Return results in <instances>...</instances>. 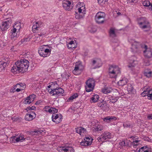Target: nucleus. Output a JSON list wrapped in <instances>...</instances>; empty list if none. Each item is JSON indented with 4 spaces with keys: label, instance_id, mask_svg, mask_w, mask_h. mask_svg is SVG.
Wrapping results in <instances>:
<instances>
[{
    "label": "nucleus",
    "instance_id": "nucleus-28",
    "mask_svg": "<svg viewBox=\"0 0 152 152\" xmlns=\"http://www.w3.org/2000/svg\"><path fill=\"white\" fill-rule=\"evenodd\" d=\"M109 34L110 37H116V34L115 33V29L113 28L110 29L109 31Z\"/></svg>",
    "mask_w": 152,
    "mask_h": 152
},
{
    "label": "nucleus",
    "instance_id": "nucleus-18",
    "mask_svg": "<svg viewBox=\"0 0 152 152\" xmlns=\"http://www.w3.org/2000/svg\"><path fill=\"white\" fill-rule=\"evenodd\" d=\"M64 92V90L61 87H59L55 90V95H56L58 96L63 94Z\"/></svg>",
    "mask_w": 152,
    "mask_h": 152
},
{
    "label": "nucleus",
    "instance_id": "nucleus-24",
    "mask_svg": "<svg viewBox=\"0 0 152 152\" xmlns=\"http://www.w3.org/2000/svg\"><path fill=\"white\" fill-rule=\"evenodd\" d=\"M8 63L6 62L0 61V70H3L5 69V67L7 65Z\"/></svg>",
    "mask_w": 152,
    "mask_h": 152
},
{
    "label": "nucleus",
    "instance_id": "nucleus-63",
    "mask_svg": "<svg viewBox=\"0 0 152 152\" xmlns=\"http://www.w3.org/2000/svg\"><path fill=\"white\" fill-rule=\"evenodd\" d=\"M104 0H97V1H98V3L99 4H100L101 5H102L101 4L103 2Z\"/></svg>",
    "mask_w": 152,
    "mask_h": 152
},
{
    "label": "nucleus",
    "instance_id": "nucleus-52",
    "mask_svg": "<svg viewBox=\"0 0 152 152\" xmlns=\"http://www.w3.org/2000/svg\"><path fill=\"white\" fill-rule=\"evenodd\" d=\"M67 149H68V152H74V149L71 147H67Z\"/></svg>",
    "mask_w": 152,
    "mask_h": 152
},
{
    "label": "nucleus",
    "instance_id": "nucleus-25",
    "mask_svg": "<svg viewBox=\"0 0 152 152\" xmlns=\"http://www.w3.org/2000/svg\"><path fill=\"white\" fill-rule=\"evenodd\" d=\"M139 152H152V150L147 148V146H145L140 148L139 151Z\"/></svg>",
    "mask_w": 152,
    "mask_h": 152
},
{
    "label": "nucleus",
    "instance_id": "nucleus-55",
    "mask_svg": "<svg viewBox=\"0 0 152 152\" xmlns=\"http://www.w3.org/2000/svg\"><path fill=\"white\" fill-rule=\"evenodd\" d=\"M52 112L53 111L54 113H56L58 112V109L53 107H51Z\"/></svg>",
    "mask_w": 152,
    "mask_h": 152
},
{
    "label": "nucleus",
    "instance_id": "nucleus-19",
    "mask_svg": "<svg viewBox=\"0 0 152 152\" xmlns=\"http://www.w3.org/2000/svg\"><path fill=\"white\" fill-rule=\"evenodd\" d=\"M92 143V142L89 141L88 140H86L84 139L80 143V145L84 146H88L91 145Z\"/></svg>",
    "mask_w": 152,
    "mask_h": 152
},
{
    "label": "nucleus",
    "instance_id": "nucleus-49",
    "mask_svg": "<svg viewBox=\"0 0 152 152\" xmlns=\"http://www.w3.org/2000/svg\"><path fill=\"white\" fill-rule=\"evenodd\" d=\"M48 92L50 94H52L53 96L55 95V91L53 90V89H48Z\"/></svg>",
    "mask_w": 152,
    "mask_h": 152
},
{
    "label": "nucleus",
    "instance_id": "nucleus-40",
    "mask_svg": "<svg viewBox=\"0 0 152 152\" xmlns=\"http://www.w3.org/2000/svg\"><path fill=\"white\" fill-rule=\"evenodd\" d=\"M118 98L116 97H113L110 100L109 103L110 104L112 103H115L118 100Z\"/></svg>",
    "mask_w": 152,
    "mask_h": 152
},
{
    "label": "nucleus",
    "instance_id": "nucleus-14",
    "mask_svg": "<svg viewBox=\"0 0 152 152\" xmlns=\"http://www.w3.org/2000/svg\"><path fill=\"white\" fill-rule=\"evenodd\" d=\"M97 105L102 110L105 111L108 110L109 108V105L104 102H98Z\"/></svg>",
    "mask_w": 152,
    "mask_h": 152
},
{
    "label": "nucleus",
    "instance_id": "nucleus-60",
    "mask_svg": "<svg viewBox=\"0 0 152 152\" xmlns=\"http://www.w3.org/2000/svg\"><path fill=\"white\" fill-rule=\"evenodd\" d=\"M48 88H51V89H54V88L53 87V86L52 83L51 84V85L48 86Z\"/></svg>",
    "mask_w": 152,
    "mask_h": 152
},
{
    "label": "nucleus",
    "instance_id": "nucleus-36",
    "mask_svg": "<svg viewBox=\"0 0 152 152\" xmlns=\"http://www.w3.org/2000/svg\"><path fill=\"white\" fill-rule=\"evenodd\" d=\"M151 89L148 86H145L143 88V91H147L146 92L149 93L151 91Z\"/></svg>",
    "mask_w": 152,
    "mask_h": 152
},
{
    "label": "nucleus",
    "instance_id": "nucleus-50",
    "mask_svg": "<svg viewBox=\"0 0 152 152\" xmlns=\"http://www.w3.org/2000/svg\"><path fill=\"white\" fill-rule=\"evenodd\" d=\"M136 0H127V3H128L131 4H133L136 2Z\"/></svg>",
    "mask_w": 152,
    "mask_h": 152
},
{
    "label": "nucleus",
    "instance_id": "nucleus-35",
    "mask_svg": "<svg viewBox=\"0 0 152 152\" xmlns=\"http://www.w3.org/2000/svg\"><path fill=\"white\" fill-rule=\"evenodd\" d=\"M45 34L46 32H44L40 33H39L38 34H36L35 37H37V38L39 37H41L42 38L44 36H45Z\"/></svg>",
    "mask_w": 152,
    "mask_h": 152
},
{
    "label": "nucleus",
    "instance_id": "nucleus-29",
    "mask_svg": "<svg viewBox=\"0 0 152 152\" xmlns=\"http://www.w3.org/2000/svg\"><path fill=\"white\" fill-rule=\"evenodd\" d=\"M15 87H17L21 90H23L25 88V84L22 83H18L15 85Z\"/></svg>",
    "mask_w": 152,
    "mask_h": 152
},
{
    "label": "nucleus",
    "instance_id": "nucleus-64",
    "mask_svg": "<svg viewBox=\"0 0 152 152\" xmlns=\"http://www.w3.org/2000/svg\"><path fill=\"white\" fill-rule=\"evenodd\" d=\"M36 132L37 134V135H38L41 134L40 131H39V129H38L37 130H36Z\"/></svg>",
    "mask_w": 152,
    "mask_h": 152
},
{
    "label": "nucleus",
    "instance_id": "nucleus-43",
    "mask_svg": "<svg viewBox=\"0 0 152 152\" xmlns=\"http://www.w3.org/2000/svg\"><path fill=\"white\" fill-rule=\"evenodd\" d=\"M124 127H129L131 126L129 122H125L123 124Z\"/></svg>",
    "mask_w": 152,
    "mask_h": 152
},
{
    "label": "nucleus",
    "instance_id": "nucleus-4",
    "mask_svg": "<svg viewBox=\"0 0 152 152\" xmlns=\"http://www.w3.org/2000/svg\"><path fill=\"white\" fill-rule=\"evenodd\" d=\"M12 20L11 18H6L4 21L2 22L0 26L1 30L2 31H6L11 26Z\"/></svg>",
    "mask_w": 152,
    "mask_h": 152
},
{
    "label": "nucleus",
    "instance_id": "nucleus-27",
    "mask_svg": "<svg viewBox=\"0 0 152 152\" xmlns=\"http://www.w3.org/2000/svg\"><path fill=\"white\" fill-rule=\"evenodd\" d=\"M127 89L129 93V94H131L134 92V89L132 85L130 84H128Z\"/></svg>",
    "mask_w": 152,
    "mask_h": 152
},
{
    "label": "nucleus",
    "instance_id": "nucleus-54",
    "mask_svg": "<svg viewBox=\"0 0 152 152\" xmlns=\"http://www.w3.org/2000/svg\"><path fill=\"white\" fill-rule=\"evenodd\" d=\"M16 88H17V87H15V85L14 86L11 88L10 90V91L12 92H15V91Z\"/></svg>",
    "mask_w": 152,
    "mask_h": 152
},
{
    "label": "nucleus",
    "instance_id": "nucleus-58",
    "mask_svg": "<svg viewBox=\"0 0 152 152\" xmlns=\"http://www.w3.org/2000/svg\"><path fill=\"white\" fill-rule=\"evenodd\" d=\"M74 98L72 96H71L70 97H69L67 100L68 101H72Z\"/></svg>",
    "mask_w": 152,
    "mask_h": 152
},
{
    "label": "nucleus",
    "instance_id": "nucleus-3",
    "mask_svg": "<svg viewBox=\"0 0 152 152\" xmlns=\"http://www.w3.org/2000/svg\"><path fill=\"white\" fill-rule=\"evenodd\" d=\"M138 24L140 28L142 29L150 28V23L145 17L140 18L138 20Z\"/></svg>",
    "mask_w": 152,
    "mask_h": 152
},
{
    "label": "nucleus",
    "instance_id": "nucleus-48",
    "mask_svg": "<svg viewBox=\"0 0 152 152\" xmlns=\"http://www.w3.org/2000/svg\"><path fill=\"white\" fill-rule=\"evenodd\" d=\"M84 139H85L86 140H88L89 141H91L92 142V141L93 140V139L90 136L87 137H86Z\"/></svg>",
    "mask_w": 152,
    "mask_h": 152
},
{
    "label": "nucleus",
    "instance_id": "nucleus-37",
    "mask_svg": "<svg viewBox=\"0 0 152 152\" xmlns=\"http://www.w3.org/2000/svg\"><path fill=\"white\" fill-rule=\"evenodd\" d=\"M31 101L29 98H28L27 97L25 99L23 103L25 104H29L31 102Z\"/></svg>",
    "mask_w": 152,
    "mask_h": 152
},
{
    "label": "nucleus",
    "instance_id": "nucleus-30",
    "mask_svg": "<svg viewBox=\"0 0 152 152\" xmlns=\"http://www.w3.org/2000/svg\"><path fill=\"white\" fill-rule=\"evenodd\" d=\"M62 116L60 114V117L54 119L53 121L55 122L56 124H58L61 121L62 119Z\"/></svg>",
    "mask_w": 152,
    "mask_h": 152
},
{
    "label": "nucleus",
    "instance_id": "nucleus-8",
    "mask_svg": "<svg viewBox=\"0 0 152 152\" xmlns=\"http://www.w3.org/2000/svg\"><path fill=\"white\" fill-rule=\"evenodd\" d=\"M111 137L110 133L108 132H104L101 136L98 137L97 139L99 142H103L104 141H107Z\"/></svg>",
    "mask_w": 152,
    "mask_h": 152
},
{
    "label": "nucleus",
    "instance_id": "nucleus-1",
    "mask_svg": "<svg viewBox=\"0 0 152 152\" xmlns=\"http://www.w3.org/2000/svg\"><path fill=\"white\" fill-rule=\"evenodd\" d=\"M29 65V61L26 59H24L18 60L15 63L12 67L11 71L15 72L23 73L26 72Z\"/></svg>",
    "mask_w": 152,
    "mask_h": 152
},
{
    "label": "nucleus",
    "instance_id": "nucleus-44",
    "mask_svg": "<svg viewBox=\"0 0 152 152\" xmlns=\"http://www.w3.org/2000/svg\"><path fill=\"white\" fill-rule=\"evenodd\" d=\"M79 129L80 130V134L81 135V133H84L86 132V129L82 127H79Z\"/></svg>",
    "mask_w": 152,
    "mask_h": 152
},
{
    "label": "nucleus",
    "instance_id": "nucleus-22",
    "mask_svg": "<svg viewBox=\"0 0 152 152\" xmlns=\"http://www.w3.org/2000/svg\"><path fill=\"white\" fill-rule=\"evenodd\" d=\"M112 89L110 87H105L102 88V91L104 94H107L112 91Z\"/></svg>",
    "mask_w": 152,
    "mask_h": 152
},
{
    "label": "nucleus",
    "instance_id": "nucleus-9",
    "mask_svg": "<svg viewBox=\"0 0 152 152\" xmlns=\"http://www.w3.org/2000/svg\"><path fill=\"white\" fill-rule=\"evenodd\" d=\"M38 53L41 56L45 57L50 55V51L48 49H44V47L42 46L39 48Z\"/></svg>",
    "mask_w": 152,
    "mask_h": 152
},
{
    "label": "nucleus",
    "instance_id": "nucleus-41",
    "mask_svg": "<svg viewBox=\"0 0 152 152\" xmlns=\"http://www.w3.org/2000/svg\"><path fill=\"white\" fill-rule=\"evenodd\" d=\"M35 97L36 96L34 94H33L28 96L27 98H29L32 102L34 100V98H35Z\"/></svg>",
    "mask_w": 152,
    "mask_h": 152
},
{
    "label": "nucleus",
    "instance_id": "nucleus-32",
    "mask_svg": "<svg viewBox=\"0 0 152 152\" xmlns=\"http://www.w3.org/2000/svg\"><path fill=\"white\" fill-rule=\"evenodd\" d=\"M103 129V126L102 125H98L96 127L94 128V130L96 132H98L99 131H101Z\"/></svg>",
    "mask_w": 152,
    "mask_h": 152
},
{
    "label": "nucleus",
    "instance_id": "nucleus-5",
    "mask_svg": "<svg viewBox=\"0 0 152 152\" xmlns=\"http://www.w3.org/2000/svg\"><path fill=\"white\" fill-rule=\"evenodd\" d=\"M105 15L102 12H99L96 15L95 20L96 22L98 24H100L104 23Z\"/></svg>",
    "mask_w": 152,
    "mask_h": 152
},
{
    "label": "nucleus",
    "instance_id": "nucleus-17",
    "mask_svg": "<svg viewBox=\"0 0 152 152\" xmlns=\"http://www.w3.org/2000/svg\"><path fill=\"white\" fill-rule=\"evenodd\" d=\"M140 43L138 42H135L133 44H132V47L131 48L132 50V51L134 52H137V49L138 46L140 45Z\"/></svg>",
    "mask_w": 152,
    "mask_h": 152
},
{
    "label": "nucleus",
    "instance_id": "nucleus-51",
    "mask_svg": "<svg viewBox=\"0 0 152 152\" xmlns=\"http://www.w3.org/2000/svg\"><path fill=\"white\" fill-rule=\"evenodd\" d=\"M64 148V147H58L57 148V150L59 152H62L63 151V148Z\"/></svg>",
    "mask_w": 152,
    "mask_h": 152
},
{
    "label": "nucleus",
    "instance_id": "nucleus-15",
    "mask_svg": "<svg viewBox=\"0 0 152 152\" xmlns=\"http://www.w3.org/2000/svg\"><path fill=\"white\" fill-rule=\"evenodd\" d=\"M12 140L14 142L16 141L17 142H22V140H24V135L20 134L19 135H17L11 137Z\"/></svg>",
    "mask_w": 152,
    "mask_h": 152
},
{
    "label": "nucleus",
    "instance_id": "nucleus-16",
    "mask_svg": "<svg viewBox=\"0 0 152 152\" xmlns=\"http://www.w3.org/2000/svg\"><path fill=\"white\" fill-rule=\"evenodd\" d=\"M32 27V31L34 32H36L37 30H38V28L42 25V23L41 22H37L35 23Z\"/></svg>",
    "mask_w": 152,
    "mask_h": 152
},
{
    "label": "nucleus",
    "instance_id": "nucleus-42",
    "mask_svg": "<svg viewBox=\"0 0 152 152\" xmlns=\"http://www.w3.org/2000/svg\"><path fill=\"white\" fill-rule=\"evenodd\" d=\"M60 117V115H58V114L56 115L55 114H53L52 116V118L53 121L56 119Z\"/></svg>",
    "mask_w": 152,
    "mask_h": 152
},
{
    "label": "nucleus",
    "instance_id": "nucleus-20",
    "mask_svg": "<svg viewBox=\"0 0 152 152\" xmlns=\"http://www.w3.org/2000/svg\"><path fill=\"white\" fill-rule=\"evenodd\" d=\"M128 80L126 78H124L120 80L118 82V84L119 86H124L126 84Z\"/></svg>",
    "mask_w": 152,
    "mask_h": 152
},
{
    "label": "nucleus",
    "instance_id": "nucleus-2",
    "mask_svg": "<svg viewBox=\"0 0 152 152\" xmlns=\"http://www.w3.org/2000/svg\"><path fill=\"white\" fill-rule=\"evenodd\" d=\"M120 73V68L118 66L115 65L110 66L109 68L108 74L110 78H116L117 75Z\"/></svg>",
    "mask_w": 152,
    "mask_h": 152
},
{
    "label": "nucleus",
    "instance_id": "nucleus-26",
    "mask_svg": "<svg viewBox=\"0 0 152 152\" xmlns=\"http://www.w3.org/2000/svg\"><path fill=\"white\" fill-rule=\"evenodd\" d=\"M99 98V95L97 94L95 95L91 98V102H96L98 101Z\"/></svg>",
    "mask_w": 152,
    "mask_h": 152
},
{
    "label": "nucleus",
    "instance_id": "nucleus-13",
    "mask_svg": "<svg viewBox=\"0 0 152 152\" xmlns=\"http://www.w3.org/2000/svg\"><path fill=\"white\" fill-rule=\"evenodd\" d=\"M143 48L145 49L143 53L145 57L150 58L152 57V52L148 48L147 46L144 45Z\"/></svg>",
    "mask_w": 152,
    "mask_h": 152
},
{
    "label": "nucleus",
    "instance_id": "nucleus-53",
    "mask_svg": "<svg viewBox=\"0 0 152 152\" xmlns=\"http://www.w3.org/2000/svg\"><path fill=\"white\" fill-rule=\"evenodd\" d=\"M27 109V110H33L36 109V107L35 106H32L31 107H28Z\"/></svg>",
    "mask_w": 152,
    "mask_h": 152
},
{
    "label": "nucleus",
    "instance_id": "nucleus-21",
    "mask_svg": "<svg viewBox=\"0 0 152 152\" xmlns=\"http://www.w3.org/2000/svg\"><path fill=\"white\" fill-rule=\"evenodd\" d=\"M103 119L105 122H107V121H112L113 120H116L117 118L114 116H107L104 118Z\"/></svg>",
    "mask_w": 152,
    "mask_h": 152
},
{
    "label": "nucleus",
    "instance_id": "nucleus-6",
    "mask_svg": "<svg viewBox=\"0 0 152 152\" xmlns=\"http://www.w3.org/2000/svg\"><path fill=\"white\" fill-rule=\"evenodd\" d=\"M77 12H75V18L77 19H80L83 18L86 14V9L85 7H82L77 9Z\"/></svg>",
    "mask_w": 152,
    "mask_h": 152
},
{
    "label": "nucleus",
    "instance_id": "nucleus-31",
    "mask_svg": "<svg viewBox=\"0 0 152 152\" xmlns=\"http://www.w3.org/2000/svg\"><path fill=\"white\" fill-rule=\"evenodd\" d=\"M17 23H15V25L13 26V29L11 30L12 32L13 33H16V32L17 29L19 30L20 27L19 26H17Z\"/></svg>",
    "mask_w": 152,
    "mask_h": 152
},
{
    "label": "nucleus",
    "instance_id": "nucleus-7",
    "mask_svg": "<svg viewBox=\"0 0 152 152\" xmlns=\"http://www.w3.org/2000/svg\"><path fill=\"white\" fill-rule=\"evenodd\" d=\"M95 82L94 80L92 78L89 79L86 81L85 88L86 92H89L92 90V86H94Z\"/></svg>",
    "mask_w": 152,
    "mask_h": 152
},
{
    "label": "nucleus",
    "instance_id": "nucleus-38",
    "mask_svg": "<svg viewBox=\"0 0 152 152\" xmlns=\"http://www.w3.org/2000/svg\"><path fill=\"white\" fill-rule=\"evenodd\" d=\"M44 109L45 111L46 112H48L50 113L52 112L51 108H50L49 106L45 107L44 108Z\"/></svg>",
    "mask_w": 152,
    "mask_h": 152
},
{
    "label": "nucleus",
    "instance_id": "nucleus-47",
    "mask_svg": "<svg viewBox=\"0 0 152 152\" xmlns=\"http://www.w3.org/2000/svg\"><path fill=\"white\" fill-rule=\"evenodd\" d=\"M147 91H143L142 93H141V95L143 96L144 97L146 96H148V95L149 94V93H148L146 92Z\"/></svg>",
    "mask_w": 152,
    "mask_h": 152
},
{
    "label": "nucleus",
    "instance_id": "nucleus-62",
    "mask_svg": "<svg viewBox=\"0 0 152 152\" xmlns=\"http://www.w3.org/2000/svg\"><path fill=\"white\" fill-rule=\"evenodd\" d=\"M62 149L63 150V151L64 152H66L68 151V149H67V147H66V148L64 147V148Z\"/></svg>",
    "mask_w": 152,
    "mask_h": 152
},
{
    "label": "nucleus",
    "instance_id": "nucleus-57",
    "mask_svg": "<svg viewBox=\"0 0 152 152\" xmlns=\"http://www.w3.org/2000/svg\"><path fill=\"white\" fill-rule=\"evenodd\" d=\"M75 129L76 132L80 134V129H79V127L76 128Z\"/></svg>",
    "mask_w": 152,
    "mask_h": 152
},
{
    "label": "nucleus",
    "instance_id": "nucleus-23",
    "mask_svg": "<svg viewBox=\"0 0 152 152\" xmlns=\"http://www.w3.org/2000/svg\"><path fill=\"white\" fill-rule=\"evenodd\" d=\"M142 4L144 6L148 7L150 9L152 10V4L149 1L145 0L143 2Z\"/></svg>",
    "mask_w": 152,
    "mask_h": 152
},
{
    "label": "nucleus",
    "instance_id": "nucleus-11",
    "mask_svg": "<svg viewBox=\"0 0 152 152\" xmlns=\"http://www.w3.org/2000/svg\"><path fill=\"white\" fill-rule=\"evenodd\" d=\"M36 114L33 111H31L26 115L25 119L27 121H31L35 118Z\"/></svg>",
    "mask_w": 152,
    "mask_h": 152
},
{
    "label": "nucleus",
    "instance_id": "nucleus-46",
    "mask_svg": "<svg viewBox=\"0 0 152 152\" xmlns=\"http://www.w3.org/2000/svg\"><path fill=\"white\" fill-rule=\"evenodd\" d=\"M148 98L149 99L152 100V89H151V91L149 93Z\"/></svg>",
    "mask_w": 152,
    "mask_h": 152
},
{
    "label": "nucleus",
    "instance_id": "nucleus-56",
    "mask_svg": "<svg viewBox=\"0 0 152 152\" xmlns=\"http://www.w3.org/2000/svg\"><path fill=\"white\" fill-rule=\"evenodd\" d=\"M36 130H34L33 131H32L30 132V134L32 135H37V134L36 132Z\"/></svg>",
    "mask_w": 152,
    "mask_h": 152
},
{
    "label": "nucleus",
    "instance_id": "nucleus-34",
    "mask_svg": "<svg viewBox=\"0 0 152 152\" xmlns=\"http://www.w3.org/2000/svg\"><path fill=\"white\" fill-rule=\"evenodd\" d=\"M152 72L151 71H146L144 73V75L148 77H149L151 76Z\"/></svg>",
    "mask_w": 152,
    "mask_h": 152
},
{
    "label": "nucleus",
    "instance_id": "nucleus-10",
    "mask_svg": "<svg viewBox=\"0 0 152 152\" xmlns=\"http://www.w3.org/2000/svg\"><path fill=\"white\" fill-rule=\"evenodd\" d=\"M71 0H64L63 1L62 6L66 10L69 11L71 10L73 7V5L71 4Z\"/></svg>",
    "mask_w": 152,
    "mask_h": 152
},
{
    "label": "nucleus",
    "instance_id": "nucleus-33",
    "mask_svg": "<svg viewBox=\"0 0 152 152\" xmlns=\"http://www.w3.org/2000/svg\"><path fill=\"white\" fill-rule=\"evenodd\" d=\"M137 63V62L135 61H133L132 62H130L128 66L129 68H133L135 66L136 64Z\"/></svg>",
    "mask_w": 152,
    "mask_h": 152
},
{
    "label": "nucleus",
    "instance_id": "nucleus-45",
    "mask_svg": "<svg viewBox=\"0 0 152 152\" xmlns=\"http://www.w3.org/2000/svg\"><path fill=\"white\" fill-rule=\"evenodd\" d=\"M17 34L16 33L12 32V34L11 35V38L12 39H14L15 40L16 38Z\"/></svg>",
    "mask_w": 152,
    "mask_h": 152
},
{
    "label": "nucleus",
    "instance_id": "nucleus-39",
    "mask_svg": "<svg viewBox=\"0 0 152 152\" xmlns=\"http://www.w3.org/2000/svg\"><path fill=\"white\" fill-rule=\"evenodd\" d=\"M52 84L53 87L54 88V89H53V90L55 91L58 88V85L56 82H52Z\"/></svg>",
    "mask_w": 152,
    "mask_h": 152
},
{
    "label": "nucleus",
    "instance_id": "nucleus-59",
    "mask_svg": "<svg viewBox=\"0 0 152 152\" xmlns=\"http://www.w3.org/2000/svg\"><path fill=\"white\" fill-rule=\"evenodd\" d=\"M147 118L149 119H152V114H149L147 116Z\"/></svg>",
    "mask_w": 152,
    "mask_h": 152
},
{
    "label": "nucleus",
    "instance_id": "nucleus-12",
    "mask_svg": "<svg viewBox=\"0 0 152 152\" xmlns=\"http://www.w3.org/2000/svg\"><path fill=\"white\" fill-rule=\"evenodd\" d=\"M82 66L81 64L79 62H76L75 69L73 71V73L75 75H78L80 74V71L81 70L80 67Z\"/></svg>",
    "mask_w": 152,
    "mask_h": 152
},
{
    "label": "nucleus",
    "instance_id": "nucleus-61",
    "mask_svg": "<svg viewBox=\"0 0 152 152\" xmlns=\"http://www.w3.org/2000/svg\"><path fill=\"white\" fill-rule=\"evenodd\" d=\"M72 96L73 97H74V99H75L78 96V94L77 93H75Z\"/></svg>",
    "mask_w": 152,
    "mask_h": 152
}]
</instances>
